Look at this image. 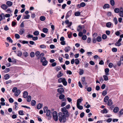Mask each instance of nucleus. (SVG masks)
<instances>
[{"label": "nucleus", "mask_w": 123, "mask_h": 123, "mask_svg": "<svg viewBox=\"0 0 123 123\" xmlns=\"http://www.w3.org/2000/svg\"><path fill=\"white\" fill-rule=\"evenodd\" d=\"M58 119L60 122L65 123L67 121V116L63 115L62 113L59 112L58 114Z\"/></svg>", "instance_id": "f257e3e1"}, {"label": "nucleus", "mask_w": 123, "mask_h": 123, "mask_svg": "<svg viewBox=\"0 0 123 123\" xmlns=\"http://www.w3.org/2000/svg\"><path fill=\"white\" fill-rule=\"evenodd\" d=\"M61 111L63 112V114L66 115V116H67V117H68L69 116V114L68 113V111L66 109L65 107H64L62 108L61 109Z\"/></svg>", "instance_id": "f03ea898"}, {"label": "nucleus", "mask_w": 123, "mask_h": 123, "mask_svg": "<svg viewBox=\"0 0 123 123\" xmlns=\"http://www.w3.org/2000/svg\"><path fill=\"white\" fill-rule=\"evenodd\" d=\"M53 116L54 120L55 121H57L58 118L57 113L56 111H55L53 113Z\"/></svg>", "instance_id": "7ed1b4c3"}, {"label": "nucleus", "mask_w": 123, "mask_h": 123, "mask_svg": "<svg viewBox=\"0 0 123 123\" xmlns=\"http://www.w3.org/2000/svg\"><path fill=\"white\" fill-rule=\"evenodd\" d=\"M41 62L42 63V65L43 66H46L48 63L47 61L46 60L45 58L44 57L41 58Z\"/></svg>", "instance_id": "20e7f679"}, {"label": "nucleus", "mask_w": 123, "mask_h": 123, "mask_svg": "<svg viewBox=\"0 0 123 123\" xmlns=\"http://www.w3.org/2000/svg\"><path fill=\"white\" fill-rule=\"evenodd\" d=\"M25 30L23 28H20L19 30V33L21 35L23 34L25 32Z\"/></svg>", "instance_id": "39448f33"}, {"label": "nucleus", "mask_w": 123, "mask_h": 123, "mask_svg": "<svg viewBox=\"0 0 123 123\" xmlns=\"http://www.w3.org/2000/svg\"><path fill=\"white\" fill-rule=\"evenodd\" d=\"M83 99L82 97H81L79 99H78L77 101V104H80V103L83 101Z\"/></svg>", "instance_id": "423d86ee"}, {"label": "nucleus", "mask_w": 123, "mask_h": 123, "mask_svg": "<svg viewBox=\"0 0 123 123\" xmlns=\"http://www.w3.org/2000/svg\"><path fill=\"white\" fill-rule=\"evenodd\" d=\"M64 89L62 88H60L57 89V92H58L62 94V93L64 92Z\"/></svg>", "instance_id": "0eeeda50"}, {"label": "nucleus", "mask_w": 123, "mask_h": 123, "mask_svg": "<svg viewBox=\"0 0 123 123\" xmlns=\"http://www.w3.org/2000/svg\"><path fill=\"white\" fill-rule=\"evenodd\" d=\"M0 100L1 102L0 103V104L2 105H5V103L4 102L5 101L4 99L3 98H1L0 99Z\"/></svg>", "instance_id": "6e6552de"}, {"label": "nucleus", "mask_w": 123, "mask_h": 123, "mask_svg": "<svg viewBox=\"0 0 123 123\" xmlns=\"http://www.w3.org/2000/svg\"><path fill=\"white\" fill-rule=\"evenodd\" d=\"M20 90H17L15 93L14 95L15 96H18L20 94Z\"/></svg>", "instance_id": "1a4fd4ad"}, {"label": "nucleus", "mask_w": 123, "mask_h": 123, "mask_svg": "<svg viewBox=\"0 0 123 123\" xmlns=\"http://www.w3.org/2000/svg\"><path fill=\"white\" fill-rule=\"evenodd\" d=\"M71 49L70 48L69 46L66 47L64 49L65 51L66 52H68L70 51Z\"/></svg>", "instance_id": "9d476101"}, {"label": "nucleus", "mask_w": 123, "mask_h": 123, "mask_svg": "<svg viewBox=\"0 0 123 123\" xmlns=\"http://www.w3.org/2000/svg\"><path fill=\"white\" fill-rule=\"evenodd\" d=\"M28 95V93L27 92L25 91L24 92L23 94V96L24 98H26Z\"/></svg>", "instance_id": "9b49d317"}, {"label": "nucleus", "mask_w": 123, "mask_h": 123, "mask_svg": "<svg viewBox=\"0 0 123 123\" xmlns=\"http://www.w3.org/2000/svg\"><path fill=\"white\" fill-rule=\"evenodd\" d=\"M65 97L64 95L63 94H61L60 96H59V98L60 99H63V100H65V99L64 98Z\"/></svg>", "instance_id": "f8f14e48"}, {"label": "nucleus", "mask_w": 123, "mask_h": 123, "mask_svg": "<svg viewBox=\"0 0 123 123\" xmlns=\"http://www.w3.org/2000/svg\"><path fill=\"white\" fill-rule=\"evenodd\" d=\"M77 108L80 110H82L83 108V107L80 105V104H77Z\"/></svg>", "instance_id": "ddd939ff"}, {"label": "nucleus", "mask_w": 123, "mask_h": 123, "mask_svg": "<svg viewBox=\"0 0 123 123\" xmlns=\"http://www.w3.org/2000/svg\"><path fill=\"white\" fill-rule=\"evenodd\" d=\"M109 8V4H106L104 5L103 7V8L104 9H105L107 8Z\"/></svg>", "instance_id": "4468645a"}, {"label": "nucleus", "mask_w": 123, "mask_h": 123, "mask_svg": "<svg viewBox=\"0 0 123 123\" xmlns=\"http://www.w3.org/2000/svg\"><path fill=\"white\" fill-rule=\"evenodd\" d=\"M16 54L19 57L21 56L22 55V53L21 51H17Z\"/></svg>", "instance_id": "2eb2a0df"}, {"label": "nucleus", "mask_w": 123, "mask_h": 123, "mask_svg": "<svg viewBox=\"0 0 123 123\" xmlns=\"http://www.w3.org/2000/svg\"><path fill=\"white\" fill-rule=\"evenodd\" d=\"M1 7L3 9L5 10L7 9V7L6 5L3 4L1 6Z\"/></svg>", "instance_id": "dca6fc26"}, {"label": "nucleus", "mask_w": 123, "mask_h": 123, "mask_svg": "<svg viewBox=\"0 0 123 123\" xmlns=\"http://www.w3.org/2000/svg\"><path fill=\"white\" fill-rule=\"evenodd\" d=\"M71 11L70 10L67 13L66 17L68 18L71 15Z\"/></svg>", "instance_id": "f3484780"}, {"label": "nucleus", "mask_w": 123, "mask_h": 123, "mask_svg": "<svg viewBox=\"0 0 123 123\" xmlns=\"http://www.w3.org/2000/svg\"><path fill=\"white\" fill-rule=\"evenodd\" d=\"M106 25L107 27L110 28L111 26V23L110 22H108L106 23Z\"/></svg>", "instance_id": "a211bd4d"}, {"label": "nucleus", "mask_w": 123, "mask_h": 123, "mask_svg": "<svg viewBox=\"0 0 123 123\" xmlns=\"http://www.w3.org/2000/svg\"><path fill=\"white\" fill-rule=\"evenodd\" d=\"M101 113L103 114L105 113H106L108 112V111L106 109H104L103 110H101Z\"/></svg>", "instance_id": "6ab92c4d"}, {"label": "nucleus", "mask_w": 123, "mask_h": 123, "mask_svg": "<svg viewBox=\"0 0 123 123\" xmlns=\"http://www.w3.org/2000/svg\"><path fill=\"white\" fill-rule=\"evenodd\" d=\"M27 101L28 102H30L31 100V97L29 95L27 97Z\"/></svg>", "instance_id": "aec40b11"}, {"label": "nucleus", "mask_w": 123, "mask_h": 123, "mask_svg": "<svg viewBox=\"0 0 123 123\" xmlns=\"http://www.w3.org/2000/svg\"><path fill=\"white\" fill-rule=\"evenodd\" d=\"M48 29L46 28H44L43 29V31L45 33H47L48 31Z\"/></svg>", "instance_id": "412c9836"}, {"label": "nucleus", "mask_w": 123, "mask_h": 123, "mask_svg": "<svg viewBox=\"0 0 123 123\" xmlns=\"http://www.w3.org/2000/svg\"><path fill=\"white\" fill-rule=\"evenodd\" d=\"M119 109V108L118 107H116L114 108L113 111L115 113H117Z\"/></svg>", "instance_id": "4be33fe9"}, {"label": "nucleus", "mask_w": 123, "mask_h": 123, "mask_svg": "<svg viewBox=\"0 0 123 123\" xmlns=\"http://www.w3.org/2000/svg\"><path fill=\"white\" fill-rule=\"evenodd\" d=\"M64 85L65 86H66L67 83V82L66 81V80L65 78H64L62 82Z\"/></svg>", "instance_id": "5701e85b"}, {"label": "nucleus", "mask_w": 123, "mask_h": 123, "mask_svg": "<svg viewBox=\"0 0 123 123\" xmlns=\"http://www.w3.org/2000/svg\"><path fill=\"white\" fill-rule=\"evenodd\" d=\"M109 99V97L107 96H106L105 97L104 99V101L105 102H106Z\"/></svg>", "instance_id": "b1692460"}, {"label": "nucleus", "mask_w": 123, "mask_h": 123, "mask_svg": "<svg viewBox=\"0 0 123 123\" xmlns=\"http://www.w3.org/2000/svg\"><path fill=\"white\" fill-rule=\"evenodd\" d=\"M36 102L34 100H32L31 102V104L32 106H34L36 105Z\"/></svg>", "instance_id": "393cba45"}, {"label": "nucleus", "mask_w": 123, "mask_h": 123, "mask_svg": "<svg viewBox=\"0 0 123 123\" xmlns=\"http://www.w3.org/2000/svg\"><path fill=\"white\" fill-rule=\"evenodd\" d=\"M112 103V100L110 99H109L108 103V105L109 106L111 105Z\"/></svg>", "instance_id": "a878e982"}, {"label": "nucleus", "mask_w": 123, "mask_h": 123, "mask_svg": "<svg viewBox=\"0 0 123 123\" xmlns=\"http://www.w3.org/2000/svg\"><path fill=\"white\" fill-rule=\"evenodd\" d=\"M33 34L35 36H37L39 35V32L38 31H36L33 32Z\"/></svg>", "instance_id": "bb28decb"}, {"label": "nucleus", "mask_w": 123, "mask_h": 123, "mask_svg": "<svg viewBox=\"0 0 123 123\" xmlns=\"http://www.w3.org/2000/svg\"><path fill=\"white\" fill-rule=\"evenodd\" d=\"M102 40L100 36L96 38V40L98 42H100Z\"/></svg>", "instance_id": "cd10ccee"}, {"label": "nucleus", "mask_w": 123, "mask_h": 123, "mask_svg": "<svg viewBox=\"0 0 123 123\" xmlns=\"http://www.w3.org/2000/svg\"><path fill=\"white\" fill-rule=\"evenodd\" d=\"M43 105L42 104H41L40 103L37 106V108L38 109H40L41 107H42V105Z\"/></svg>", "instance_id": "c85d7f7f"}, {"label": "nucleus", "mask_w": 123, "mask_h": 123, "mask_svg": "<svg viewBox=\"0 0 123 123\" xmlns=\"http://www.w3.org/2000/svg\"><path fill=\"white\" fill-rule=\"evenodd\" d=\"M63 75V74L61 72H60L57 75V77L58 78H59L61 77Z\"/></svg>", "instance_id": "c756f323"}, {"label": "nucleus", "mask_w": 123, "mask_h": 123, "mask_svg": "<svg viewBox=\"0 0 123 123\" xmlns=\"http://www.w3.org/2000/svg\"><path fill=\"white\" fill-rule=\"evenodd\" d=\"M111 4L112 6H113L115 5V2L114 0H111L110 1Z\"/></svg>", "instance_id": "7c9ffc66"}, {"label": "nucleus", "mask_w": 123, "mask_h": 123, "mask_svg": "<svg viewBox=\"0 0 123 123\" xmlns=\"http://www.w3.org/2000/svg\"><path fill=\"white\" fill-rule=\"evenodd\" d=\"M23 54L24 56L26 57L28 56V53L26 52H25L23 53Z\"/></svg>", "instance_id": "2f4dec72"}, {"label": "nucleus", "mask_w": 123, "mask_h": 123, "mask_svg": "<svg viewBox=\"0 0 123 123\" xmlns=\"http://www.w3.org/2000/svg\"><path fill=\"white\" fill-rule=\"evenodd\" d=\"M30 15L29 14H27L26 16H25L24 17V19H29L30 17Z\"/></svg>", "instance_id": "473e14b6"}, {"label": "nucleus", "mask_w": 123, "mask_h": 123, "mask_svg": "<svg viewBox=\"0 0 123 123\" xmlns=\"http://www.w3.org/2000/svg\"><path fill=\"white\" fill-rule=\"evenodd\" d=\"M45 19V18L44 16H41L40 17V19L41 21H43Z\"/></svg>", "instance_id": "72a5a7b5"}, {"label": "nucleus", "mask_w": 123, "mask_h": 123, "mask_svg": "<svg viewBox=\"0 0 123 123\" xmlns=\"http://www.w3.org/2000/svg\"><path fill=\"white\" fill-rule=\"evenodd\" d=\"M80 14V12L77 11L75 12L74 13V15L76 16H78Z\"/></svg>", "instance_id": "f704fd0d"}, {"label": "nucleus", "mask_w": 123, "mask_h": 123, "mask_svg": "<svg viewBox=\"0 0 123 123\" xmlns=\"http://www.w3.org/2000/svg\"><path fill=\"white\" fill-rule=\"evenodd\" d=\"M105 72L106 73V75H108V73L109 72V70L108 68H106L105 70Z\"/></svg>", "instance_id": "c9c22d12"}, {"label": "nucleus", "mask_w": 123, "mask_h": 123, "mask_svg": "<svg viewBox=\"0 0 123 123\" xmlns=\"http://www.w3.org/2000/svg\"><path fill=\"white\" fill-rule=\"evenodd\" d=\"M50 111L49 110H48L47 111L46 116H50Z\"/></svg>", "instance_id": "e433bc0d"}, {"label": "nucleus", "mask_w": 123, "mask_h": 123, "mask_svg": "<svg viewBox=\"0 0 123 123\" xmlns=\"http://www.w3.org/2000/svg\"><path fill=\"white\" fill-rule=\"evenodd\" d=\"M30 56L31 57H34L35 56V53L33 52H31L30 54Z\"/></svg>", "instance_id": "4c0bfd02"}, {"label": "nucleus", "mask_w": 123, "mask_h": 123, "mask_svg": "<svg viewBox=\"0 0 123 123\" xmlns=\"http://www.w3.org/2000/svg\"><path fill=\"white\" fill-rule=\"evenodd\" d=\"M121 45V43L118 42L117 41L116 42L115 44V45L116 46H119Z\"/></svg>", "instance_id": "58836bf2"}, {"label": "nucleus", "mask_w": 123, "mask_h": 123, "mask_svg": "<svg viewBox=\"0 0 123 123\" xmlns=\"http://www.w3.org/2000/svg\"><path fill=\"white\" fill-rule=\"evenodd\" d=\"M112 50L113 52H116L117 51V49L116 48H113L112 49Z\"/></svg>", "instance_id": "ea45409f"}, {"label": "nucleus", "mask_w": 123, "mask_h": 123, "mask_svg": "<svg viewBox=\"0 0 123 123\" xmlns=\"http://www.w3.org/2000/svg\"><path fill=\"white\" fill-rule=\"evenodd\" d=\"M87 37L86 35H84L82 36V39L84 40H86L87 39Z\"/></svg>", "instance_id": "a19ab883"}, {"label": "nucleus", "mask_w": 123, "mask_h": 123, "mask_svg": "<svg viewBox=\"0 0 123 123\" xmlns=\"http://www.w3.org/2000/svg\"><path fill=\"white\" fill-rule=\"evenodd\" d=\"M103 77L104 79V80L105 81H107L108 80V76L106 75H104Z\"/></svg>", "instance_id": "79ce46f5"}, {"label": "nucleus", "mask_w": 123, "mask_h": 123, "mask_svg": "<svg viewBox=\"0 0 123 123\" xmlns=\"http://www.w3.org/2000/svg\"><path fill=\"white\" fill-rule=\"evenodd\" d=\"M19 114L21 115H24L23 111L22 110H21L18 111Z\"/></svg>", "instance_id": "37998d69"}, {"label": "nucleus", "mask_w": 123, "mask_h": 123, "mask_svg": "<svg viewBox=\"0 0 123 123\" xmlns=\"http://www.w3.org/2000/svg\"><path fill=\"white\" fill-rule=\"evenodd\" d=\"M64 79V78H60L58 79V82L60 83H61L62 82Z\"/></svg>", "instance_id": "c03bdc74"}, {"label": "nucleus", "mask_w": 123, "mask_h": 123, "mask_svg": "<svg viewBox=\"0 0 123 123\" xmlns=\"http://www.w3.org/2000/svg\"><path fill=\"white\" fill-rule=\"evenodd\" d=\"M114 11L116 13H118L120 12L119 9L118 8H116L114 9Z\"/></svg>", "instance_id": "a18cd8bd"}, {"label": "nucleus", "mask_w": 123, "mask_h": 123, "mask_svg": "<svg viewBox=\"0 0 123 123\" xmlns=\"http://www.w3.org/2000/svg\"><path fill=\"white\" fill-rule=\"evenodd\" d=\"M75 63L77 64L78 65L80 61L78 59H76L75 60Z\"/></svg>", "instance_id": "49530a36"}, {"label": "nucleus", "mask_w": 123, "mask_h": 123, "mask_svg": "<svg viewBox=\"0 0 123 123\" xmlns=\"http://www.w3.org/2000/svg\"><path fill=\"white\" fill-rule=\"evenodd\" d=\"M82 27L80 25H79L78 27L77 30L78 31H80L81 30Z\"/></svg>", "instance_id": "de8ad7c7"}, {"label": "nucleus", "mask_w": 123, "mask_h": 123, "mask_svg": "<svg viewBox=\"0 0 123 123\" xmlns=\"http://www.w3.org/2000/svg\"><path fill=\"white\" fill-rule=\"evenodd\" d=\"M47 109L48 108L47 107H44L43 108V111L44 113H46V111H47Z\"/></svg>", "instance_id": "09e8293b"}, {"label": "nucleus", "mask_w": 123, "mask_h": 123, "mask_svg": "<svg viewBox=\"0 0 123 123\" xmlns=\"http://www.w3.org/2000/svg\"><path fill=\"white\" fill-rule=\"evenodd\" d=\"M113 20L114 22H115V24L117 25V23L118 21L117 20V19L116 18H114Z\"/></svg>", "instance_id": "8fccbe9b"}, {"label": "nucleus", "mask_w": 123, "mask_h": 123, "mask_svg": "<svg viewBox=\"0 0 123 123\" xmlns=\"http://www.w3.org/2000/svg\"><path fill=\"white\" fill-rule=\"evenodd\" d=\"M9 102L11 103H13L14 101V100L12 98H10L9 99Z\"/></svg>", "instance_id": "3c124183"}, {"label": "nucleus", "mask_w": 123, "mask_h": 123, "mask_svg": "<svg viewBox=\"0 0 123 123\" xmlns=\"http://www.w3.org/2000/svg\"><path fill=\"white\" fill-rule=\"evenodd\" d=\"M102 37L103 39H105L107 37V36L105 34H103L102 36Z\"/></svg>", "instance_id": "603ef678"}, {"label": "nucleus", "mask_w": 123, "mask_h": 123, "mask_svg": "<svg viewBox=\"0 0 123 123\" xmlns=\"http://www.w3.org/2000/svg\"><path fill=\"white\" fill-rule=\"evenodd\" d=\"M15 37L17 39H19L20 37L19 35L18 34H15Z\"/></svg>", "instance_id": "864d4df0"}, {"label": "nucleus", "mask_w": 123, "mask_h": 123, "mask_svg": "<svg viewBox=\"0 0 123 123\" xmlns=\"http://www.w3.org/2000/svg\"><path fill=\"white\" fill-rule=\"evenodd\" d=\"M91 38L90 37H88L87 40V43H90L91 41Z\"/></svg>", "instance_id": "5fc2aeb1"}, {"label": "nucleus", "mask_w": 123, "mask_h": 123, "mask_svg": "<svg viewBox=\"0 0 123 123\" xmlns=\"http://www.w3.org/2000/svg\"><path fill=\"white\" fill-rule=\"evenodd\" d=\"M40 47L42 49H45L46 48V46L44 44L41 45L40 46Z\"/></svg>", "instance_id": "6e6d98bb"}, {"label": "nucleus", "mask_w": 123, "mask_h": 123, "mask_svg": "<svg viewBox=\"0 0 123 123\" xmlns=\"http://www.w3.org/2000/svg\"><path fill=\"white\" fill-rule=\"evenodd\" d=\"M86 4L84 2H82L80 4V6L82 7H84L85 6Z\"/></svg>", "instance_id": "4d7b16f0"}, {"label": "nucleus", "mask_w": 123, "mask_h": 123, "mask_svg": "<svg viewBox=\"0 0 123 123\" xmlns=\"http://www.w3.org/2000/svg\"><path fill=\"white\" fill-rule=\"evenodd\" d=\"M92 53L91 52H88L87 53V54L88 56H89L91 55Z\"/></svg>", "instance_id": "13d9d810"}, {"label": "nucleus", "mask_w": 123, "mask_h": 123, "mask_svg": "<svg viewBox=\"0 0 123 123\" xmlns=\"http://www.w3.org/2000/svg\"><path fill=\"white\" fill-rule=\"evenodd\" d=\"M119 15L120 16L122 17L123 16V12L120 11L119 12Z\"/></svg>", "instance_id": "bf43d9fd"}, {"label": "nucleus", "mask_w": 123, "mask_h": 123, "mask_svg": "<svg viewBox=\"0 0 123 123\" xmlns=\"http://www.w3.org/2000/svg\"><path fill=\"white\" fill-rule=\"evenodd\" d=\"M33 35L29 34L27 35L26 36V37L28 38H32V37H33Z\"/></svg>", "instance_id": "052dcab7"}, {"label": "nucleus", "mask_w": 123, "mask_h": 123, "mask_svg": "<svg viewBox=\"0 0 123 123\" xmlns=\"http://www.w3.org/2000/svg\"><path fill=\"white\" fill-rule=\"evenodd\" d=\"M120 34V32L118 31H117L115 32V35L117 36H119Z\"/></svg>", "instance_id": "680f3d73"}, {"label": "nucleus", "mask_w": 123, "mask_h": 123, "mask_svg": "<svg viewBox=\"0 0 123 123\" xmlns=\"http://www.w3.org/2000/svg\"><path fill=\"white\" fill-rule=\"evenodd\" d=\"M113 65V63H112L110 62L108 66L109 68H111L112 67Z\"/></svg>", "instance_id": "e2e57ef3"}, {"label": "nucleus", "mask_w": 123, "mask_h": 123, "mask_svg": "<svg viewBox=\"0 0 123 123\" xmlns=\"http://www.w3.org/2000/svg\"><path fill=\"white\" fill-rule=\"evenodd\" d=\"M40 54V53L39 51H37L35 53V55L36 56L38 57L39 56Z\"/></svg>", "instance_id": "0e129e2a"}, {"label": "nucleus", "mask_w": 123, "mask_h": 123, "mask_svg": "<svg viewBox=\"0 0 123 123\" xmlns=\"http://www.w3.org/2000/svg\"><path fill=\"white\" fill-rule=\"evenodd\" d=\"M92 41L93 43H96V40L95 37H93L92 38Z\"/></svg>", "instance_id": "69168bd1"}, {"label": "nucleus", "mask_w": 123, "mask_h": 123, "mask_svg": "<svg viewBox=\"0 0 123 123\" xmlns=\"http://www.w3.org/2000/svg\"><path fill=\"white\" fill-rule=\"evenodd\" d=\"M107 94V91L106 90L104 91L103 92L102 94L103 96L106 95Z\"/></svg>", "instance_id": "338daca9"}, {"label": "nucleus", "mask_w": 123, "mask_h": 123, "mask_svg": "<svg viewBox=\"0 0 123 123\" xmlns=\"http://www.w3.org/2000/svg\"><path fill=\"white\" fill-rule=\"evenodd\" d=\"M17 90L16 87H14L12 89V91L13 92H15Z\"/></svg>", "instance_id": "774afa93"}]
</instances>
